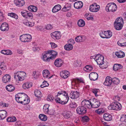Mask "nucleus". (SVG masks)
<instances>
[{
	"label": "nucleus",
	"instance_id": "nucleus-1",
	"mask_svg": "<svg viewBox=\"0 0 126 126\" xmlns=\"http://www.w3.org/2000/svg\"><path fill=\"white\" fill-rule=\"evenodd\" d=\"M62 95L61 98H57L55 99L56 102L62 105L66 104L68 102L69 98L67 94L66 93L65 91H61L58 92L57 96Z\"/></svg>",
	"mask_w": 126,
	"mask_h": 126
},
{
	"label": "nucleus",
	"instance_id": "nucleus-2",
	"mask_svg": "<svg viewBox=\"0 0 126 126\" xmlns=\"http://www.w3.org/2000/svg\"><path fill=\"white\" fill-rule=\"evenodd\" d=\"M14 78L16 80L22 81L26 77V73L23 71H17L15 73Z\"/></svg>",
	"mask_w": 126,
	"mask_h": 126
},
{
	"label": "nucleus",
	"instance_id": "nucleus-3",
	"mask_svg": "<svg viewBox=\"0 0 126 126\" xmlns=\"http://www.w3.org/2000/svg\"><path fill=\"white\" fill-rule=\"evenodd\" d=\"M109 110H120L121 108L120 104L117 102H113L108 107Z\"/></svg>",
	"mask_w": 126,
	"mask_h": 126
},
{
	"label": "nucleus",
	"instance_id": "nucleus-4",
	"mask_svg": "<svg viewBox=\"0 0 126 126\" xmlns=\"http://www.w3.org/2000/svg\"><path fill=\"white\" fill-rule=\"evenodd\" d=\"M117 7L114 2L110 3L108 4L106 7L107 11L113 12L115 11L117 9Z\"/></svg>",
	"mask_w": 126,
	"mask_h": 126
},
{
	"label": "nucleus",
	"instance_id": "nucleus-5",
	"mask_svg": "<svg viewBox=\"0 0 126 126\" xmlns=\"http://www.w3.org/2000/svg\"><path fill=\"white\" fill-rule=\"evenodd\" d=\"M27 95L24 93H19L15 95V99L16 101L21 104L24 98L26 97Z\"/></svg>",
	"mask_w": 126,
	"mask_h": 126
},
{
	"label": "nucleus",
	"instance_id": "nucleus-6",
	"mask_svg": "<svg viewBox=\"0 0 126 126\" xmlns=\"http://www.w3.org/2000/svg\"><path fill=\"white\" fill-rule=\"evenodd\" d=\"M100 36L102 38H109L112 36V32L110 31H104L99 33Z\"/></svg>",
	"mask_w": 126,
	"mask_h": 126
},
{
	"label": "nucleus",
	"instance_id": "nucleus-7",
	"mask_svg": "<svg viewBox=\"0 0 126 126\" xmlns=\"http://www.w3.org/2000/svg\"><path fill=\"white\" fill-rule=\"evenodd\" d=\"M104 57L102 55L98 54L95 57L94 59L96 62L99 65L100 67V65H103L104 62Z\"/></svg>",
	"mask_w": 126,
	"mask_h": 126
},
{
	"label": "nucleus",
	"instance_id": "nucleus-8",
	"mask_svg": "<svg viewBox=\"0 0 126 126\" xmlns=\"http://www.w3.org/2000/svg\"><path fill=\"white\" fill-rule=\"evenodd\" d=\"M76 110L77 113L79 115L84 114L87 112L86 108L82 105L78 107Z\"/></svg>",
	"mask_w": 126,
	"mask_h": 126
},
{
	"label": "nucleus",
	"instance_id": "nucleus-9",
	"mask_svg": "<svg viewBox=\"0 0 126 126\" xmlns=\"http://www.w3.org/2000/svg\"><path fill=\"white\" fill-rule=\"evenodd\" d=\"M92 99L88 100L85 99L82 101L81 103V105L85 106V107H87L89 109L92 108Z\"/></svg>",
	"mask_w": 126,
	"mask_h": 126
},
{
	"label": "nucleus",
	"instance_id": "nucleus-10",
	"mask_svg": "<svg viewBox=\"0 0 126 126\" xmlns=\"http://www.w3.org/2000/svg\"><path fill=\"white\" fill-rule=\"evenodd\" d=\"M48 51L44 52L42 54V59L44 61L49 62L51 59Z\"/></svg>",
	"mask_w": 126,
	"mask_h": 126
},
{
	"label": "nucleus",
	"instance_id": "nucleus-11",
	"mask_svg": "<svg viewBox=\"0 0 126 126\" xmlns=\"http://www.w3.org/2000/svg\"><path fill=\"white\" fill-rule=\"evenodd\" d=\"M99 6L96 5V3H94L90 6L89 10L92 12H96L99 10Z\"/></svg>",
	"mask_w": 126,
	"mask_h": 126
},
{
	"label": "nucleus",
	"instance_id": "nucleus-12",
	"mask_svg": "<svg viewBox=\"0 0 126 126\" xmlns=\"http://www.w3.org/2000/svg\"><path fill=\"white\" fill-rule=\"evenodd\" d=\"M92 108H96L99 107L100 105V102L94 98L92 99Z\"/></svg>",
	"mask_w": 126,
	"mask_h": 126
},
{
	"label": "nucleus",
	"instance_id": "nucleus-13",
	"mask_svg": "<svg viewBox=\"0 0 126 126\" xmlns=\"http://www.w3.org/2000/svg\"><path fill=\"white\" fill-rule=\"evenodd\" d=\"M80 94V92L77 91H72L70 94V97L72 99H76L79 96Z\"/></svg>",
	"mask_w": 126,
	"mask_h": 126
},
{
	"label": "nucleus",
	"instance_id": "nucleus-14",
	"mask_svg": "<svg viewBox=\"0 0 126 126\" xmlns=\"http://www.w3.org/2000/svg\"><path fill=\"white\" fill-rule=\"evenodd\" d=\"M89 78L91 80L95 81L97 80L98 78V74L96 72L92 73L89 74Z\"/></svg>",
	"mask_w": 126,
	"mask_h": 126
},
{
	"label": "nucleus",
	"instance_id": "nucleus-15",
	"mask_svg": "<svg viewBox=\"0 0 126 126\" xmlns=\"http://www.w3.org/2000/svg\"><path fill=\"white\" fill-rule=\"evenodd\" d=\"M63 63V61L60 58H58L54 61L55 65L57 67H60L61 66Z\"/></svg>",
	"mask_w": 126,
	"mask_h": 126
},
{
	"label": "nucleus",
	"instance_id": "nucleus-16",
	"mask_svg": "<svg viewBox=\"0 0 126 126\" xmlns=\"http://www.w3.org/2000/svg\"><path fill=\"white\" fill-rule=\"evenodd\" d=\"M9 29V26L6 22H4L2 23L0 27V29L2 31H7Z\"/></svg>",
	"mask_w": 126,
	"mask_h": 126
},
{
	"label": "nucleus",
	"instance_id": "nucleus-17",
	"mask_svg": "<svg viewBox=\"0 0 126 126\" xmlns=\"http://www.w3.org/2000/svg\"><path fill=\"white\" fill-rule=\"evenodd\" d=\"M49 53V55L51 56L50 57L51 59L52 60L54 59L56 57L57 53V52L52 50H49L48 51Z\"/></svg>",
	"mask_w": 126,
	"mask_h": 126
},
{
	"label": "nucleus",
	"instance_id": "nucleus-18",
	"mask_svg": "<svg viewBox=\"0 0 126 126\" xmlns=\"http://www.w3.org/2000/svg\"><path fill=\"white\" fill-rule=\"evenodd\" d=\"M112 83V79L109 76H108L106 78L105 80L104 83V84L107 86H110Z\"/></svg>",
	"mask_w": 126,
	"mask_h": 126
},
{
	"label": "nucleus",
	"instance_id": "nucleus-19",
	"mask_svg": "<svg viewBox=\"0 0 126 126\" xmlns=\"http://www.w3.org/2000/svg\"><path fill=\"white\" fill-rule=\"evenodd\" d=\"M14 2L15 5L18 7H21L25 4L23 0H14Z\"/></svg>",
	"mask_w": 126,
	"mask_h": 126
},
{
	"label": "nucleus",
	"instance_id": "nucleus-20",
	"mask_svg": "<svg viewBox=\"0 0 126 126\" xmlns=\"http://www.w3.org/2000/svg\"><path fill=\"white\" fill-rule=\"evenodd\" d=\"M43 75L44 78L48 79L50 78L52 76H50L49 71L47 70H44L43 71Z\"/></svg>",
	"mask_w": 126,
	"mask_h": 126
},
{
	"label": "nucleus",
	"instance_id": "nucleus-21",
	"mask_svg": "<svg viewBox=\"0 0 126 126\" xmlns=\"http://www.w3.org/2000/svg\"><path fill=\"white\" fill-rule=\"evenodd\" d=\"M74 7L75 8L79 9L81 8L83 6L82 2L81 1H78L74 3Z\"/></svg>",
	"mask_w": 126,
	"mask_h": 126
},
{
	"label": "nucleus",
	"instance_id": "nucleus-22",
	"mask_svg": "<svg viewBox=\"0 0 126 126\" xmlns=\"http://www.w3.org/2000/svg\"><path fill=\"white\" fill-rule=\"evenodd\" d=\"M11 77L9 74H6L2 78V81L5 83L9 82L10 81Z\"/></svg>",
	"mask_w": 126,
	"mask_h": 126
},
{
	"label": "nucleus",
	"instance_id": "nucleus-23",
	"mask_svg": "<svg viewBox=\"0 0 126 126\" xmlns=\"http://www.w3.org/2000/svg\"><path fill=\"white\" fill-rule=\"evenodd\" d=\"M69 72L67 71H63L62 72H61L60 74L61 77L64 79L67 78L69 76Z\"/></svg>",
	"mask_w": 126,
	"mask_h": 126
},
{
	"label": "nucleus",
	"instance_id": "nucleus-24",
	"mask_svg": "<svg viewBox=\"0 0 126 126\" xmlns=\"http://www.w3.org/2000/svg\"><path fill=\"white\" fill-rule=\"evenodd\" d=\"M63 117L66 118H70L72 115V113L70 111H65L62 113Z\"/></svg>",
	"mask_w": 126,
	"mask_h": 126
},
{
	"label": "nucleus",
	"instance_id": "nucleus-25",
	"mask_svg": "<svg viewBox=\"0 0 126 126\" xmlns=\"http://www.w3.org/2000/svg\"><path fill=\"white\" fill-rule=\"evenodd\" d=\"M104 119L106 121H110L112 119V116L109 114L106 113L104 114L103 116Z\"/></svg>",
	"mask_w": 126,
	"mask_h": 126
},
{
	"label": "nucleus",
	"instance_id": "nucleus-26",
	"mask_svg": "<svg viewBox=\"0 0 126 126\" xmlns=\"http://www.w3.org/2000/svg\"><path fill=\"white\" fill-rule=\"evenodd\" d=\"M32 86V84L31 83L27 82L24 83L22 85V88L25 89H28L31 87Z\"/></svg>",
	"mask_w": 126,
	"mask_h": 126
},
{
	"label": "nucleus",
	"instance_id": "nucleus-27",
	"mask_svg": "<svg viewBox=\"0 0 126 126\" xmlns=\"http://www.w3.org/2000/svg\"><path fill=\"white\" fill-rule=\"evenodd\" d=\"M61 8V6L60 5L58 4L55 6L53 8L52 10V12L55 13L60 10Z\"/></svg>",
	"mask_w": 126,
	"mask_h": 126
},
{
	"label": "nucleus",
	"instance_id": "nucleus-28",
	"mask_svg": "<svg viewBox=\"0 0 126 126\" xmlns=\"http://www.w3.org/2000/svg\"><path fill=\"white\" fill-rule=\"evenodd\" d=\"M115 54L117 57L119 58H123L125 56V54L124 52L121 51L119 52H116Z\"/></svg>",
	"mask_w": 126,
	"mask_h": 126
},
{
	"label": "nucleus",
	"instance_id": "nucleus-29",
	"mask_svg": "<svg viewBox=\"0 0 126 126\" xmlns=\"http://www.w3.org/2000/svg\"><path fill=\"white\" fill-rule=\"evenodd\" d=\"M123 66L121 64H115L113 66V69L115 71H117L119 69L122 68Z\"/></svg>",
	"mask_w": 126,
	"mask_h": 126
},
{
	"label": "nucleus",
	"instance_id": "nucleus-30",
	"mask_svg": "<svg viewBox=\"0 0 126 126\" xmlns=\"http://www.w3.org/2000/svg\"><path fill=\"white\" fill-rule=\"evenodd\" d=\"M64 47L65 50H69L72 49L73 48V46L72 44H68L64 46Z\"/></svg>",
	"mask_w": 126,
	"mask_h": 126
},
{
	"label": "nucleus",
	"instance_id": "nucleus-31",
	"mask_svg": "<svg viewBox=\"0 0 126 126\" xmlns=\"http://www.w3.org/2000/svg\"><path fill=\"white\" fill-rule=\"evenodd\" d=\"M93 67L91 65H87L83 68V70L86 72H89L92 70Z\"/></svg>",
	"mask_w": 126,
	"mask_h": 126
},
{
	"label": "nucleus",
	"instance_id": "nucleus-32",
	"mask_svg": "<svg viewBox=\"0 0 126 126\" xmlns=\"http://www.w3.org/2000/svg\"><path fill=\"white\" fill-rule=\"evenodd\" d=\"M6 88L7 91L9 92L13 91L15 89L14 87L11 85H7L6 87Z\"/></svg>",
	"mask_w": 126,
	"mask_h": 126
},
{
	"label": "nucleus",
	"instance_id": "nucleus-33",
	"mask_svg": "<svg viewBox=\"0 0 126 126\" xmlns=\"http://www.w3.org/2000/svg\"><path fill=\"white\" fill-rule=\"evenodd\" d=\"M35 96L38 98H41L42 97L41 92L39 90L36 89L34 92Z\"/></svg>",
	"mask_w": 126,
	"mask_h": 126
},
{
	"label": "nucleus",
	"instance_id": "nucleus-34",
	"mask_svg": "<svg viewBox=\"0 0 126 126\" xmlns=\"http://www.w3.org/2000/svg\"><path fill=\"white\" fill-rule=\"evenodd\" d=\"M114 25L116 30H121L123 26V25L116 23V22H114Z\"/></svg>",
	"mask_w": 126,
	"mask_h": 126
},
{
	"label": "nucleus",
	"instance_id": "nucleus-35",
	"mask_svg": "<svg viewBox=\"0 0 126 126\" xmlns=\"http://www.w3.org/2000/svg\"><path fill=\"white\" fill-rule=\"evenodd\" d=\"M114 22H116V23L119 24H122L123 25L124 24L123 20L122 18L121 17H119L118 18L115 20Z\"/></svg>",
	"mask_w": 126,
	"mask_h": 126
},
{
	"label": "nucleus",
	"instance_id": "nucleus-36",
	"mask_svg": "<svg viewBox=\"0 0 126 126\" xmlns=\"http://www.w3.org/2000/svg\"><path fill=\"white\" fill-rule=\"evenodd\" d=\"M39 117L40 120L43 121H46L47 118V116L43 114H40L39 115Z\"/></svg>",
	"mask_w": 126,
	"mask_h": 126
},
{
	"label": "nucleus",
	"instance_id": "nucleus-37",
	"mask_svg": "<svg viewBox=\"0 0 126 126\" xmlns=\"http://www.w3.org/2000/svg\"><path fill=\"white\" fill-rule=\"evenodd\" d=\"M0 112L2 117V120H3L6 117L7 115V112L5 110H2L0 111Z\"/></svg>",
	"mask_w": 126,
	"mask_h": 126
},
{
	"label": "nucleus",
	"instance_id": "nucleus-38",
	"mask_svg": "<svg viewBox=\"0 0 126 126\" xmlns=\"http://www.w3.org/2000/svg\"><path fill=\"white\" fill-rule=\"evenodd\" d=\"M49 105L48 104L45 105L43 107V110L45 113H49L48 107Z\"/></svg>",
	"mask_w": 126,
	"mask_h": 126
},
{
	"label": "nucleus",
	"instance_id": "nucleus-39",
	"mask_svg": "<svg viewBox=\"0 0 126 126\" xmlns=\"http://www.w3.org/2000/svg\"><path fill=\"white\" fill-rule=\"evenodd\" d=\"M78 26L79 27H83L85 25V22L82 19H80L78 21Z\"/></svg>",
	"mask_w": 126,
	"mask_h": 126
},
{
	"label": "nucleus",
	"instance_id": "nucleus-40",
	"mask_svg": "<svg viewBox=\"0 0 126 126\" xmlns=\"http://www.w3.org/2000/svg\"><path fill=\"white\" fill-rule=\"evenodd\" d=\"M8 16H10L11 17L17 19L18 18V16L15 13H8Z\"/></svg>",
	"mask_w": 126,
	"mask_h": 126
},
{
	"label": "nucleus",
	"instance_id": "nucleus-41",
	"mask_svg": "<svg viewBox=\"0 0 126 126\" xmlns=\"http://www.w3.org/2000/svg\"><path fill=\"white\" fill-rule=\"evenodd\" d=\"M112 82L114 84H117L120 82V80L114 77L112 79Z\"/></svg>",
	"mask_w": 126,
	"mask_h": 126
},
{
	"label": "nucleus",
	"instance_id": "nucleus-42",
	"mask_svg": "<svg viewBox=\"0 0 126 126\" xmlns=\"http://www.w3.org/2000/svg\"><path fill=\"white\" fill-rule=\"evenodd\" d=\"M7 121L9 122H14L16 121V119L15 117H10L7 118Z\"/></svg>",
	"mask_w": 126,
	"mask_h": 126
},
{
	"label": "nucleus",
	"instance_id": "nucleus-43",
	"mask_svg": "<svg viewBox=\"0 0 126 126\" xmlns=\"http://www.w3.org/2000/svg\"><path fill=\"white\" fill-rule=\"evenodd\" d=\"M104 110L102 108L99 109L95 111V112L99 114H100L104 113Z\"/></svg>",
	"mask_w": 126,
	"mask_h": 126
},
{
	"label": "nucleus",
	"instance_id": "nucleus-44",
	"mask_svg": "<svg viewBox=\"0 0 126 126\" xmlns=\"http://www.w3.org/2000/svg\"><path fill=\"white\" fill-rule=\"evenodd\" d=\"M26 34H24L20 36V39L21 41L24 42H26Z\"/></svg>",
	"mask_w": 126,
	"mask_h": 126
},
{
	"label": "nucleus",
	"instance_id": "nucleus-45",
	"mask_svg": "<svg viewBox=\"0 0 126 126\" xmlns=\"http://www.w3.org/2000/svg\"><path fill=\"white\" fill-rule=\"evenodd\" d=\"M23 100V101L21 104L23 105H26L28 104L30 102V99H28V98H25Z\"/></svg>",
	"mask_w": 126,
	"mask_h": 126
},
{
	"label": "nucleus",
	"instance_id": "nucleus-46",
	"mask_svg": "<svg viewBox=\"0 0 126 126\" xmlns=\"http://www.w3.org/2000/svg\"><path fill=\"white\" fill-rule=\"evenodd\" d=\"M32 38V36L31 35L29 34H26V39L25 41L26 42L30 41Z\"/></svg>",
	"mask_w": 126,
	"mask_h": 126
},
{
	"label": "nucleus",
	"instance_id": "nucleus-47",
	"mask_svg": "<svg viewBox=\"0 0 126 126\" xmlns=\"http://www.w3.org/2000/svg\"><path fill=\"white\" fill-rule=\"evenodd\" d=\"M88 117L86 116H85L82 117V121L83 122H87L89 120Z\"/></svg>",
	"mask_w": 126,
	"mask_h": 126
},
{
	"label": "nucleus",
	"instance_id": "nucleus-48",
	"mask_svg": "<svg viewBox=\"0 0 126 126\" xmlns=\"http://www.w3.org/2000/svg\"><path fill=\"white\" fill-rule=\"evenodd\" d=\"M69 106L72 108H75L77 106V104L74 102H71L69 104Z\"/></svg>",
	"mask_w": 126,
	"mask_h": 126
},
{
	"label": "nucleus",
	"instance_id": "nucleus-49",
	"mask_svg": "<svg viewBox=\"0 0 126 126\" xmlns=\"http://www.w3.org/2000/svg\"><path fill=\"white\" fill-rule=\"evenodd\" d=\"M43 84L41 85V87L42 88H43L45 87H47L48 86L49 84L45 80L43 82Z\"/></svg>",
	"mask_w": 126,
	"mask_h": 126
},
{
	"label": "nucleus",
	"instance_id": "nucleus-50",
	"mask_svg": "<svg viewBox=\"0 0 126 126\" xmlns=\"http://www.w3.org/2000/svg\"><path fill=\"white\" fill-rule=\"evenodd\" d=\"M28 11L26 10H24L21 12V14L22 16L26 18L27 17V15Z\"/></svg>",
	"mask_w": 126,
	"mask_h": 126
},
{
	"label": "nucleus",
	"instance_id": "nucleus-51",
	"mask_svg": "<svg viewBox=\"0 0 126 126\" xmlns=\"http://www.w3.org/2000/svg\"><path fill=\"white\" fill-rule=\"evenodd\" d=\"M102 64H103V65H100V66H101V67H102V68L103 69L106 68L108 66V64L107 62H104V63L103 62Z\"/></svg>",
	"mask_w": 126,
	"mask_h": 126
},
{
	"label": "nucleus",
	"instance_id": "nucleus-52",
	"mask_svg": "<svg viewBox=\"0 0 126 126\" xmlns=\"http://www.w3.org/2000/svg\"><path fill=\"white\" fill-rule=\"evenodd\" d=\"M54 33H55L56 34V37L57 38V39H59L60 38L61 35L60 33V32H59L58 31L55 32H54Z\"/></svg>",
	"mask_w": 126,
	"mask_h": 126
},
{
	"label": "nucleus",
	"instance_id": "nucleus-53",
	"mask_svg": "<svg viewBox=\"0 0 126 126\" xmlns=\"http://www.w3.org/2000/svg\"><path fill=\"white\" fill-rule=\"evenodd\" d=\"M54 99V98L52 95H49L47 98V100L48 101H52Z\"/></svg>",
	"mask_w": 126,
	"mask_h": 126
},
{
	"label": "nucleus",
	"instance_id": "nucleus-54",
	"mask_svg": "<svg viewBox=\"0 0 126 126\" xmlns=\"http://www.w3.org/2000/svg\"><path fill=\"white\" fill-rule=\"evenodd\" d=\"M27 17L26 18H32L33 16L32 14L30 12H28L27 13Z\"/></svg>",
	"mask_w": 126,
	"mask_h": 126
},
{
	"label": "nucleus",
	"instance_id": "nucleus-55",
	"mask_svg": "<svg viewBox=\"0 0 126 126\" xmlns=\"http://www.w3.org/2000/svg\"><path fill=\"white\" fill-rule=\"evenodd\" d=\"M126 115H123L121 117L120 119V121L122 122H125L126 121Z\"/></svg>",
	"mask_w": 126,
	"mask_h": 126
},
{
	"label": "nucleus",
	"instance_id": "nucleus-56",
	"mask_svg": "<svg viewBox=\"0 0 126 126\" xmlns=\"http://www.w3.org/2000/svg\"><path fill=\"white\" fill-rule=\"evenodd\" d=\"M81 36H78L75 38V41L77 42H81Z\"/></svg>",
	"mask_w": 126,
	"mask_h": 126
},
{
	"label": "nucleus",
	"instance_id": "nucleus-57",
	"mask_svg": "<svg viewBox=\"0 0 126 126\" xmlns=\"http://www.w3.org/2000/svg\"><path fill=\"white\" fill-rule=\"evenodd\" d=\"M52 28V26L50 24H48L46 26V28L47 30L51 29Z\"/></svg>",
	"mask_w": 126,
	"mask_h": 126
},
{
	"label": "nucleus",
	"instance_id": "nucleus-58",
	"mask_svg": "<svg viewBox=\"0 0 126 126\" xmlns=\"http://www.w3.org/2000/svg\"><path fill=\"white\" fill-rule=\"evenodd\" d=\"M76 81L78 82L82 83L83 84L85 83L84 80L82 78L77 79Z\"/></svg>",
	"mask_w": 126,
	"mask_h": 126
},
{
	"label": "nucleus",
	"instance_id": "nucleus-59",
	"mask_svg": "<svg viewBox=\"0 0 126 126\" xmlns=\"http://www.w3.org/2000/svg\"><path fill=\"white\" fill-rule=\"evenodd\" d=\"M0 105L3 107H7L8 106V105L5 103H3V102H1L0 103Z\"/></svg>",
	"mask_w": 126,
	"mask_h": 126
},
{
	"label": "nucleus",
	"instance_id": "nucleus-60",
	"mask_svg": "<svg viewBox=\"0 0 126 126\" xmlns=\"http://www.w3.org/2000/svg\"><path fill=\"white\" fill-rule=\"evenodd\" d=\"M55 33L53 32L51 34V37L53 39H54V40L58 39H57V38H56V34Z\"/></svg>",
	"mask_w": 126,
	"mask_h": 126
},
{
	"label": "nucleus",
	"instance_id": "nucleus-61",
	"mask_svg": "<svg viewBox=\"0 0 126 126\" xmlns=\"http://www.w3.org/2000/svg\"><path fill=\"white\" fill-rule=\"evenodd\" d=\"M50 44L51 45V47L52 48H54L57 46V45L54 43L51 42Z\"/></svg>",
	"mask_w": 126,
	"mask_h": 126
},
{
	"label": "nucleus",
	"instance_id": "nucleus-62",
	"mask_svg": "<svg viewBox=\"0 0 126 126\" xmlns=\"http://www.w3.org/2000/svg\"><path fill=\"white\" fill-rule=\"evenodd\" d=\"M92 92L94 94L95 96H96L97 95H98L97 94V93L98 92V90L97 89H93L92 90Z\"/></svg>",
	"mask_w": 126,
	"mask_h": 126
},
{
	"label": "nucleus",
	"instance_id": "nucleus-63",
	"mask_svg": "<svg viewBox=\"0 0 126 126\" xmlns=\"http://www.w3.org/2000/svg\"><path fill=\"white\" fill-rule=\"evenodd\" d=\"M81 42H83L86 39V37L85 36H81Z\"/></svg>",
	"mask_w": 126,
	"mask_h": 126
},
{
	"label": "nucleus",
	"instance_id": "nucleus-64",
	"mask_svg": "<svg viewBox=\"0 0 126 126\" xmlns=\"http://www.w3.org/2000/svg\"><path fill=\"white\" fill-rule=\"evenodd\" d=\"M12 53L10 50H6V55H10L12 54Z\"/></svg>",
	"mask_w": 126,
	"mask_h": 126
}]
</instances>
